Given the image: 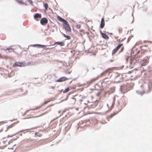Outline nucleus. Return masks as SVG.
<instances>
[{
    "instance_id": "nucleus-1",
    "label": "nucleus",
    "mask_w": 152,
    "mask_h": 152,
    "mask_svg": "<svg viewBox=\"0 0 152 152\" xmlns=\"http://www.w3.org/2000/svg\"><path fill=\"white\" fill-rule=\"evenodd\" d=\"M148 88L149 90V92H150L152 90V76H150L148 80V83L147 84L145 83L144 84H142L140 86V87L142 88L143 90L142 91L140 90H136V92L138 94L142 96V95L145 93V91L144 90L145 89V87Z\"/></svg>"
},
{
    "instance_id": "nucleus-2",
    "label": "nucleus",
    "mask_w": 152,
    "mask_h": 152,
    "mask_svg": "<svg viewBox=\"0 0 152 152\" xmlns=\"http://www.w3.org/2000/svg\"><path fill=\"white\" fill-rule=\"evenodd\" d=\"M121 88L123 89L125 92H127L133 88V86L131 84L129 83H127L126 85L121 86Z\"/></svg>"
},
{
    "instance_id": "nucleus-3",
    "label": "nucleus",
    "mask_w": 152,
    "mask_h": 152,
    "mask_svg": "<svg viewBox=\"0 0 152 152\" xmlns=\"http://www.w3.org/2000/svg\"><path fill=\"white\" fill-rule=\"evenodd\" d=\"M63 25L64 27V28L66 32H71V28L67 21L66 22V23H64Z\"/></svg>"
},
{
    "instance_id": "nucleus-4",
    "label": "nucleus",
    "mask_w": 152,
    "mask_h": 152,
    "mask_svg": "<svg viewBox=\"0 0 152 152\" xmlns=\"http://www.w3.org/2000/svg\"><path fill=\"white\" fill-rule=\"evenodd\" d=\"M123 43H120L118 45L114 48L112 52V55H113V54H115L118 51L119 49L122 47L123 45Z\"/></svg>"
},
{
    "instance_id": "nucleus-5",
    "label": "nucleus",
    "mask_w": 152,
    "mask_h": 152,
    "mask_svg": "<svg viewBox=\"0 0 152 152\" xmlns=\"http://www.w3.org/2000/svg\"><path fill=\"white\" fill-rule=\"evenodd\" d=\"M48 19L45 17L42 18L40 20V24L43 26L46 25L48 23Z\"/></svg>"
},
{
    "instance_id": "nucleus-6",
    "label": "nucleus",
    "mask_w": 152,
    "mask_h": 152,
    "mask_svg": "<svg viewBox=\"0 0 152 152\" xmlns=\"http://www.w3.org/2000/svg\"><path fill=\"white\" fill-rule=\"evenodd\" d=\"M70 78H68L65 76H63L59 77L58 79L56 80V82H60L64 81L70 79Z\"/></svg>"
},
{
    "instance_id": "nucleus-7",
    "label": "nucleus",
    "mask_w": 152,
    "mask_h": 152,
    "mask_svg": "<svg viewBox=\"0 0 152 152\" xmlns=\"http://www.w3.org/2000/svg\"><path fill=\"white\" fill-rule=\"evenodd\" d=\"M19 89L20 96H22L23 95H27V90H25L24 91V92H23L24 91L23 89L22 88H20Z\"/></svg>"
},
{
    "instance_id": "nucleus-8",
    "label": "nucleus",
    "mask_w": 152,
    "mask_h": 152,
    "mask_svg": "<svg viewBox=\"0 0 152 152\" xmlns=\"http://www.w3.org/2000/svg\"><path fill=\"white\" fill-rule=\"evenodd\" d=\"M34 19L36 20H37V19L38 18H40L42 17V15L41 14L37 13L34 14L33 15Z\"/></svg>"
},
{
    "instance_id": "nucleus-9",
    "label": "nucleus",
    "mask_w": 152,
    "mask_h": 152,
    "mask_svg": "<svg viewBox=\"0 0 152 152\" xmlns=\"http://www.w3.org/2000/svg\"><path fill=\"white\" fill-rule=\"evenodd\" d=\"M121 110V109L119 110L118 112H114L113 113H111L110 115L108 116L107 118L108 121H109V118H112L113 116H114L115 115L117 114Z\"/></svg>"
},
{
    "instance_id": "nucleus-10",
    "label": "nucleus",
    "mask_w": 152,
    "mask_h": 152,
    "mask_svg": "<svg viewBox=\"0 0 152 152\" xmlns=\"http://www.w3.org/2000/svg\"><path fill=\"white\" fill-rule=\"evenodd\" d=\"M57 20L58 21L62 22L63 24L64 23H66V22L67 21L65 19H64L63 18H62L58 15L57 16Z\"/></svg>"
},
{
    "instance_id": "nucleus-11",
    "label": "nucleus",
    "mask_w": 152,
    "mask_h": 152,
    "mask_svg": "<svg viewBox=\"0 0 152 152\" xmlns=\"http://www.w3.org/2000/svg\"><path fill=\"white\" fill-rule=\"evenodd\" d=\"M105 25L104 20L103 18H102L101 19V21L100 23V26L99 27V28H103Z\"/></svg>"
},
{
    "instance_id": "nucleus-12",
    "label": "nucleus",
    "mask_w": 152,
    "mask_h": 152,
    "mask_svg": "<svg viewBox=\"0 0 152 152\" xmlns=\"http://www.w3.org/2000/svg\"><path fill=\"white\" fill-rule=\"evenodd\" d=\"M115 99H113V101L112 102V104L110 107V109L109 110H108L107 111L104 113H103V114H102V115H104L105 114H106V113H107L108 112H110L113 108V107L114 106L115 103Z\"/></svg>"
},
{
    "instance_id": "nucleus-13",
    "label": "nucleus",
    "mask_w": 152,
    "mask_h": 152,
    "mask_svg": "<svg viewBox=\"0 0 152 152\" xmlns=\"http://www.w3.org/2000/svg\"><path fill=\"white\" fill-rule=\"evenodd\" d=\"M30 64V62H28L27 64H26L25 61L20 62V67L25 66H26L29 65V64Z\"/></svg>"
},
{
    "instance_id": "nucleus-14",
    "label": "nucleus",
    "mask_w": 152,
    "mask_h": 152,
    "mask_svg": "<svg viewBox=\"0 0 152 152\" xmlns=\"http://www.w3.org/2000/svg\"><path fill=\"white\" fill-rule=\"evenodd\" d=\"M77 95H74L73 96V97H72V98H71L70 99V102L71 104H75L76 101V99L74 97L76 96Z\"/></svg>"
},
{
    "instance_id": "nucleus-15",
    "label": "nucleus",
    "mask_w": 152,
    "mask_h": 152,
    "mask_svg": "<svg viewBox=\"0 0 152 152\" xmlns=\"http://www.w3.org/2000/svg\"><path fill=\"white\" fill-rule=\"evenodd\" d=\"M102 34L101 35V36H102V37L106 39V40H108L109 39V37L108 36H107L105 33H101Z\"/></svg>"
},
{
    "instance_id": "nucleus-16",
    "label": "nucleus",
    "mask_w": 152,
    "mask_h": 152,
    "mask_svg": "<svg viewBox=\"0 0 152 152\" xmlns=\"http://www.w3.org/2000/svg\"><path fill=\"white\" fill-rule=\"evenodd\" d=\"M29 129H27L20 130V136H22V133L25 134L28 131Z\"/></svg>"
},
{
    "instance_id": "nucleus-17",
    "label": "nucleus",
    "mask_w": 152,
    "mask_h": 152,
    "mask_svg": "<svg viewBox=\"0 0 152 152\" xmlns=\"http://www.w3.org/2000/svg\"><path fill=\"white\" fill-rule=\"evenodd\" d=\"M55 44H56V45H59L61 46H63L64 45L65 43L64 41H57L55 42Z\"/></svg>"
},
{
    "instance_id": "nucleus-18",
    "label": "nucleus",
    "mask_w": 152,
    "mask_h": 152,
    "mask_svg": "<svg viewBox=\"0 0 152 152\" xmlns=\"http://www.w3.org/2000/svg\"><path fill=\"white\" fill-rule=\"evenodd\" d=\"M48 45H41L40 44H38V48H41L45 49H48V48H47L46 47L47 46H48Z\"/></svg>"
},
{
    "instance_id": "nucleus-19",
    "label": "nucleus",
    "mask_w": 152,
    "mask_h": 152,
    "mask_svg": "<svg viewBox=\"0 0 152 152\" xmlns=\"http://www.w3.org/2000/svg\"><path fill=\"white\" fill-rule=\"evenodd\" d=\"M60 32H61V34H62V35L64 37L66 38V39H67L69 40V39H70L71 37L70 36H69V35H66V34L63 33L61 31H60Z\"/></svg>"
},
{
    "instance_id": "nucleus-20",
    "label": "nucleus",
    "mask_w": 152,
    "mask_h": 152,
    "mask_svg": "<svg viewBox=\"0 0 152 152\" xmlns=\"http://www.w3.org/2000/svg\"><path fill=\"white\" fill-rule=\"evenodd\" d=\"M98 76L97 77H98ZM97 78H93L91 80L89 81H88L87 82V83L88 84H91L93 82L95 81V80H97Z\"/></svg>"
},
{
    "instance_id": "nucleus-21",
    "label": "nucleus",
    "mask_w": 152,
    "mask_h": 152,
    "mask_svg": "<svg viewBox=\"0 0 152 152\" xmlns=\"http://www.w3.org/2000/svg\"><path fill=\"white\" fill-rule=\"evenodd\" d=\"M48 102V101L46 100H45V102L41 104V105L39 106V107H37V108H35V109H33V110H37L38 108H41L42 106H43L44 105L46 104Z\"/></svg>"
},
{
    "instance_id": "nucleus-22",
    "label": "nucleus",
    "mask_w": 152,
    "mask_h": 152,
    "mask_svg": "<svg viewBox=\"0 0 152 152\" xmlns=\"http://www.w3.org/2000/svg\"><path fill=\"white\" fill-rule=\"evenodd\" d=\"M51 110V109L49 108V109H48L47 110L45 111V112L43 113L42 114H41V115H39L38 116V117H40L42 115H44L46 114L47 113H48V112H49Z\"/></svg>"
},
{
    "instance_id": "nucleus-23",
    "label": "nucleus",
    "mask_w": 152,
    "mask_h": 152,
    "mask_svg": "<svg viewBox=\"0 0 152 152\" xmlns=\"http://www.w3.org/2000/svg\"><path fill=\"white\" fill-rule=\"evenodd\" d=\"M72 21L76 24V28L77 29H79L80 28L81 26L80 25L77 24V23H76V21H74L73 20H72Z\"/></svg>"
},
{
    "instance_id": "nucleus-24",
    "label": "nucleus",
    "mask_w": 152,
    "mask_h": 152,
    "mask_svg": "<svg viewBox=\"0 0 152 152\" xmlns=\"http://www.w3.org/2000/svg\"><path fill=\"white\" fill-rule=\"evenodd\" d=\"M101 45L104 46V48H102V49H106V48L108 47V45H107V43H106V44H98L97 45Z\"/></svg>"
},
{
    "instance_id": "nucleus-25",
    "label": "nucleus",
    "mask_w": 152,
    "mask_h": 152,
    "mask_svg": "<svg viewBox=\"0 0 152 152\" xmlns=\"http://www.w3.org/2000/svg\"><path fill=\"white\" fill-rule=\"evenodd\" d=\"M99 86V88H100V87H101L102 86H100L99 85L98 83H96L95 84V86H94V89H93L92 88H91L90 89L91 90H92L91 91V93L92 91L94 90H97L98 89H96V87H95V86Z\"/></svg>"
},
{
    "instance_id": "nucleus-26",
    "label": "nucleus",
    "mask_w": 152,
    "mask_h": 152,
    "mask_svg": "<svg viewBox=\"0 0 152 152\" xmlns=\"http://www.w3.org/2000/svg\"><path fill=\"white\" fill-rule=\"evenodd\" d=\"M70 90V88L69 87H68L66 88L63 91V93H66L68 92Z\"/></svg>"
},
{
    "instance_id": "nucleus-27",
    "label": "nucleus",
    "mask_w": 152,
    "mask_h": 152,
    "mask_svg": "<svg viewBox=\"0 0 152 152\" xmlns=\"http://www.w3.org/2000/svg\"><path fill=\"white\" fill-rule=\"evenodd\" d=\"M43 32L45 34V35H48L50 34V32H49L47 30L45 29L44 31Z\"/></svg>"
},
{
    "instance_id": "nucleus-28",
    "label": "nucleus",
    "mask_w": 152,
    "mask_h": 152,
    "mask_svg": "<svg viewBox=\"0 0 152 152\" xmlns=\"http://www.w3.org/2000/svg\"><path fill=\"white\" fill-rule=\"evenodd\" d=\"M43 6L45 8V10L46 11L48 8V4L47 3H45L43 4Z\"/></svg>"
},
{
    "instance_id": "nucleus-29",
    "label": "nucleus",
    "mask_w": 152,
    "mask_h": 152,
    "mask_svg": "<svg viewBox=\"0 0 152 152\" xmlns=\"http://www.w3.org/2000/svg\"><path fill=\"white\" fill-rule=\"evenodd\" d=\"M12 66L13 67L19 66V62H15L13 64Z\"/></svg>"
},
{
    "instance_id": "nucleus-30",
    "label": "nucleus",
    "mask_w": 152,
    "mask_h": 152,
    "mask_svg": "<svg viewBox=\"0 0 152 152\" xmlns=\"http://www.w3.org/2000/svg\"><path fill=\"white\" fill-rule=\"evenodd\" d=\"M29 46H32V47H36V48H38V44H33V45H30L28 46V47L27 48L28 49L29 47Z\"/></svg>"
},
{
    "instance_id": "nucleus-31",
    "label": "nucleus",
    "mask_w": 152,
    "mask_h": 152,
    "mask_svg": "<svg viewBox=\"0 0 152 152\" xmlns=\"http://www.w3.org/2000/svg\"><path fill=\"white\" fill-rule=\"evenodd\" d=\"M20 4L24 5L26 6L27 5V4L24 2L22 0H20Z\"/></svg>"
},
{
    "instance_id": "nucleus-32",
    "label": "nucleus",
    "mask_w": 152,
    "mask_h": 152,
    "mask_svg": "<svg viewBox=\"0 0 152 152\" xmlns=\"http://www.w3.org/2000/svg\"><path fill=\"white\" fill-rule=\"evenodd\" d=\"M72 93L71 92H69L68 94L66 95V97L65 99L64 100L65 101H66L67 100L68 98V97Z\"/></svg>"
},
{
    "instance_id": "nucleus-33",
    "label": "nucleus",
    "mask_w": 152,
    "mask_h": 152,
    "mask_svg": "<svg viewBox=\"0 0 152 152\" xmlns=\"http://www.w3.org/2000/svg\"><path fill=\"white\" fill-rule=\"evenodd\" d=\"M70 126H67L66 127H65V130L66 132H67L68 131V130L70 129Z\"/></svg>"
},
{
    "instance_id": "nucleus-34",
    "label": "nucleus",
    "mask_w": 152,
    "mask_h": 152,
    "mask_svg": "<svg viewBox=\"0 0 152 152\" xmlns=\"http://www.w3.org/2000/svg\"><path fill=\"white\" fill-rule=\"evenodd\" d=\"M133 37V36L132 35H131V36H129V37L128 38V39L127 41V43H128L129 42V41H130L131 38H132Z\"/></svg>"
},
{
    "instance_id": "nucleus-35",
    "label": "nucleus",
    "mask_w": 152,
    "mask_h": 152,
    "mask_svg": "<svg viewBox=\"0 0 152 152\" xmlns=\"http://www.w3.org/2000/svg\"><path fill=\"white\" fill-rule=\"evenodd\" d=\"M6 50H8V52H11L13 50V49L12 48H7L6 49Z\"/></svg>"
},
{
    "instance_id": "nucleus-36",
    "label": "nucleus",
    "mask_w": 152,
    "mask_h": 152,
    "mask_svg": "<svg viewBox=\"0 0 152 152\" xmlns=\"http://www.w3.org/2000/svg\"><path fill=\"white\" fill-rule=\"evenodd\" d=\"M39 134V133L38 132H36L35 133V136L40 137L41 135H39V134Z\"/></svg>"
},
{
    "instance_id": "nucleus-37",
    "label": "nucleus",
    "mask_w": 152,
    "mask_h": 152,
    "mask_svg": "<svg viewBox=\"0 0 152 152\" xmlns=\"http://www.w3.org/2000/svg\"><path fill=\"white\" fill-rule=\"evenodd\" d=\"M53 105V104H51L49 106H48L47 107L45 108L44 110L43 111H45L46 110H47L48 109V108H49L50 107L52 106Z\"/></svg>"
},
{
    "instance_id": "nucleus-38",
    "label": "nucleus",
    "mask_w": 152,
    "mask_h": 152,
    "mask_svg": "<svg viewBox=\"0 0 152 152\" xmlns=\"http://www.w3.org/2000/svg\"><path fill=\"white\" fill-rule=\"evenodd\" d=\"M124 47H122L121 48V49L119 50V52L121 53V52H122L124 50Z\"/></svg>"
},
{
    "instance_id": "nucleus-39",
    "label": "nucleus",
    "mask_w": 152,
    "mask_h": 152,
    "mask_svg": "<svg viewBox=\"0 0 152 152\" xmlns=\"http://www.w3.org/2000/svg\"><path fill=\"white\" fill-rule=\"evenodd\" d=\"M126 39V37L122 38V39H121V38H120L119 39V40H120V41L121 42H123Z\"/></svg>"
},
{
    "instance_id": "nucleus-40",
    "label": "nucleus",
    "mask_w": 152,
    "mask_h": 152,
    "mask_svg": "<svg viewBox=\"0 0 152 152\" xmlns=\"http://www.w3.org/2000/svg\"><path fill=\"white\" fill-rule=\"evenodd\" d=\"M28 1L30 4H32L33 2L31 0H27Z\"/></svg>"
},
{
    "instance_id": "nucleus-41",
    "label": "nucleus",
    "mask_w": 152,
    "mask_h": 152,
    "mask_svg": "<svg viewBox=\"0 0 152 152\" xmlns=\"http://www.w3.org/2000/svg\"><path fill=\"white\" fill-rule=\"evenodd\" d=\"M133 70H132V71H129L128 72L126 73V74H130L131 73V72H133Z\"/></svg>"
},
{
    "instance_id": "nucleus-42",
    "label": "nucleus",
    "mask_w": 152,
    "mask_h": 152,
    "mask_svg": "<svg viewBox=\"0 0 152 152\" xmlns=\"http://www.w3.org/2000/svg\"><path fill=\"white\" fill-rule=\"evenodd\" d=\"M29 110H26L25 112V113H24V114H22V115L23 116L24 115H26L27 113L28 112Z\"/></svg>"
},
{
    "instance_id": "nucleus-43",
    "label": "nucleus",
    "mask_w": 152,
    "mask_h": 152,
    "mask_svg": "<svg viewBox=\"0 0 152 152\" xmlns=\"http://www.w3.org/2000/svg\"><path fill=\"white\" fill-rule=\"evenodd\" d=\"M80 84V83H77L76 84L74 85V86H79Z\"/></svg>"
},
{
    "instance_id": "nucleus-44",
    "label": "nucleus",
    "mask_w": 152,
    "mask_h": 152,
    "mask_svg": "<svg viewBox=\"0 0 152 152\" xmlns=\"http://www.w3.org/2000/svg\"><path fill=\"white\" fill-rule=\"evenodd\" d=\"M104 80H102V82H101V86L102 87V83H104L105 82V81Z\"/></svg>"
},
{
    "instance_id": "nucleus-45",
    "label": "nucleus",
    "mask_w": 152,
    "mask_h": 152,
    "mask_svg": "<svg viewBox=\"0 0 152 152\" xmlns=\"http://www.w3.org/2000/svg\"><path fill=\"white\" fill-rule=\"evenodd\" d=\"M118 30L119 33L121 31H122V28H119Z\"/></svg>"
},
{
    "instance_id": "nucleus-46",
    "label": "nucleus",
    "mask_w": 152,
    "mask_h": 152,
    "mask_svg": "<svg viewBox=\"0 0 152 152\" xmlns=\"http://www.w3.org/2000/svg\"><path fill=\"white\" fill-rule=\"evenodd\" d=\"M112 88L113 89V91L112 92H113L115 91V87H113Z\"/></svg>"
},
{
    "instance_id": "nucleus-47",
    "label": "nucleus",
    "mask_w": 152,
    "mask_h": 152,
    "mask_svg": "<svg viewBox=\"0 0 152 152\" xmlns=\"http://www.w3.org/2000/svg\"><path fill=\"white\" fill-rule=\"evenodd\" d=\"M109 79V77H106L104 79V80H107V79Z\"/></svg>"
},
{
    "instance_id": "nucleus-48",
    "label": "nucleus",
    "mask_w": 152,
    "mask_h": 152,
    "mask_svg": "<svg viewBox=\"0 0 152 152\" xmlns=\"http://www.w3.org/2000/svg\"><path fill=\"white\" fill-rule=\"evenodd\" d=\"M56 45V44H55V42L54 43V44L52 45H48V46H54V45Z\"/></svg>"
},
{
    "instance_id": "nucleus-49",
    "label": "nucleus",
    "mask_w": 152,
    "mask_h": 152,
    "mask_svg": "<svg viewBox=\"0 0 152 152\" xmlns=\"http://www.w3.org/2000/svg\"><path fill=\"white\" fill-rule=\"evenodd\" d=\"M107 106L109 108V110H110V108L109 107L108 104H107Z\"/></svg>"
},
{
    "instance_id": "nucleus-50",
    "label": "nucleus",
    "mask_w": 152,
    "mask_h": 152,
    "mask_svg": "<svg viewBox=\"0 0 152 152\" xmlns=\"http://www.w3.org/2000/svg\"><path fill=\"white\" fill-rule=\"evenodd\" d=\"M124 11H123L122 12H121L120 13V16H121L122 15V13H123V12H124Z\"/></svg>"
},
{
    "instance_id": "nucleus-51",
    "label": "nucleus",
    "mask_w": 152,
    "mask_h": 152,
    "mask_svg": "<svg viewBox=\"0 0 152 152\" xmlns=\"http://www.w3.org/2000/svg\"><path fill=\"white\" fill-rule=\"evenodd\" d=\"M79 102H80V104H81V102L83 101V100H82V99H80L79 100Z\"/></svg>"
},
{
    "instance_id": "nucleus-52",
    "label": "nucleus",
    "mask_w": 152,
    "mask_h": 152,
    "mask_svg": "<svg viewBox=\"0 0 152 152\" xmlns=\"http://www.w3.org/2000/svg\"><path fill=\"white\" fill-rule=\"evenodd\" d=\"M143 47V46H140V49H141V50H142V48Z\"/></svg>"
},
{
    "instance_id": "nucleus-53",
    "label": "nucleus",
    "mask_w": 152,
    "mask_h": 152,
    "mask_svg": "<svg viewBox=\"0 0 152 152\" xmlns=\"http://www.w3.org/2000/svg\"><path fill=\"white\" fill-rule=\"evenodd\" d=\"M134 18H133V20H132V23H134Z\"/></svg>"
},
{
    "instance_id": "nucleus-54",
    "label": "nucleus",
    "mask_w": 152,
    "mask_h": 152,
    "mask_svg": "<svg viewBox=\"0 0 152 152\" xmlns=\"http://www.w3.org/2000/svg\"><path fill=\"white\" fill-rule=\"evenodd\" d=\"M99 31L100 32V34L101 35L102 34L101 33H103V32L100 29L99 30Z\"/></svg>"
},
{
    "instance_id": "nucleus-55",
    "label": "nucleus",
    "mask_w": 152,
    "mask_h": 152,
    "mask_svg": "<svg viewBox=\"0 0 152 152\" xmlns=\"http://www.w3.org/2000/svg\"><path fill=\"white\" fill-rule=\"evenodd\" d=\"M114 37H115V39H117L118 38V36L116 37V36H114Z\"/></svg>"
},
{
    "instance_id": "nucleus-56",
    "label": "nucleus",
    "mask_w": 152,
    "mask_h": 152,
    "mask_svg": "<svg viewBox=\"0 0 152 152\" xmlns=\"http://www.w3.org/2000/svg\"><path fill=\"white\" fill-rule=\"evenodd\" d=\"M74 85L73 86V88L74 89H76V87H74Z\"/></svg>"
},
{
    "instance_id": "nucleus-57",
    "label": "nucleus",
    "mask_w": 152,
    "mask_h": 152,
    "mask_svg": "<svg viewBox=\"0 0 152 152\" xmlns=\"http://www.w3.org/2000/svg\"><path fill=\"white\" fill-rule=\"evenodd\" d=\"M15 1L18 2V3H19V0H15Z\"/></svg>"
},
{
    "instance_id": "nucleus-58",
    "label": "nucleus",
    "mask_w": 152,
    "mask_h": 152,
    "mask_svg": "<svg viewBox=\"0 0 152 152\" xmlns=\"http://www.w3.org/2000/svg\"><path fill=\"white\" fill-rule=\"evenodd\" d=\"M83 30L82 29H80L79 31L80 32H82V31H83Z\"/></svg>"
},
{
    "instance_id": "nucleus-59",
    "label": "nucleus",
    "mask_w": 152,
    "mask_h": 152,
    "mask_svg": "<svg viewBox=\"0 0 152 152\" xmlns=\"http://www.w3.org/2000/svg\"><path fill=\"white\" fill-rule=\"evenodd\" d=\"M109 75H110V77L109 78H110L112 76V75H110V73H109Z\"/></svg>"
},
{
    "instance_id": "nucleus-60",
    "label": "nucleus",
    "mask_w": 152,
    "mask_h": 152,
    "mask_svg": "<svg viewBox=\"0 0 152 152\" xmlns=\"http://www.w3.org/2000/svg\"><path fill=\"white\" fill-rule=\"evenodd\" d=\"M63 89H62L61 90H60L59 91V92H61L62 91H63Z\"/></svg>"
},
{
    "instance_id": "nucleus-61",
    "label": "nucleus",
    "mask_w": 152,
    "mask_h": 152,
    "mask_svg": "<svg viewBox=\"0 0 152 152\" xmlns=\"http://www.w3.org/2000/svg\"><path fill=\"white\" fill-rule=\"evenodd\" d=\"M147 10V9H143V10L144 11H146Z\"/></svg>"
},
{
    "instance_id": "nucleus-62",
    "label": "nucleus",
    "mask_w": 152,
    "mask_h": 152,
    "mask_svg": "<svg viewBox=\"0 0 152 152\" xmlns=\"http://www.w3.org/2000/svg\"><path fill=\"white\" fill-rule=\"evenodd\" d=\"M86 34H88L89 33L88 32H87V31H86Z\"/></svg>"
},
{
    "instance_id": "nucleus-63",
    "label": "nucleus",
    "mask_w": 152,
    "mask_h": 152,
    "mask_svg": "<svg viewBox=\"0 0 152 152\" xmlns=\"http://www.w3.org/2000/svg\"><path fill=\"white\" fill-rule=\"evenodd\" d=\"M110 62H112L113 60L111 59V60H110Z\"/></svg>"
},
{
    "instance_id": "nucleus-64",
    "label": "nucleus",
    "mask_w": 152,
    "mask_h": 152,
    "mask_svg": "<svg viewBox=\"0 0 152 152\" xmlns=\"http://www.w3.org/2000/svg\"><path fill=\"white\" fill-rule=\"evenodd\" d=\"M102 42V41H100L99 42V43H101Z\"/></svg>"
}]
</instances>
